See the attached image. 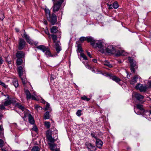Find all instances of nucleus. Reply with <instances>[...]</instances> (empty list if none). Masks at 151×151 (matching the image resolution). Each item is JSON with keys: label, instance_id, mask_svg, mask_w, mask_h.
Returning a JSON list of instances; mask_svg holds the SVG:
<instances>
[{"label": "nucleus", "instance_id": "nucleus-1", "mask_svg": "<svg viewBox=\"0 0 151 151\" xmlns=\"http://www.w3.org/2000/svg\"><path fill=\"white\" fill-rule=\"evenodd\" d=\"M36 48L44 52L45 55L47 57H53L55 56V55L51 54L50 49L48 47L43 45H40L37 46Z\"/></svg>", "mask_w": 151, "mask_h": 151}, {"label": "nucleus", "instance_id": "nucleus-2", "mask_svg": "<svg viewBox=\"0 0 151 151\" xmlns=\"http://www.w3.org/2000/svg\"><path fill=\"white\" fill-rule=\"evenodd\" d=\"M17 71L19 73V77L20 78L22 81L23 84L25 87V86H26V84H27L28 83L29 84V82H28L26 80L25 78L24 77L23 78L22 77L23 75V72L22 67V66H19L18 67V68Z\"/></svg>", "mask_w": 151, "mask_h": 151}, {"label": "nucleus", "instance_id": "nucleus-3", "mask_svg": "<svg viewBox=\"0 0 151 151\" xmlns=\"http://www.w3.org/2000/svg\"><path fill=\"white\" fill-rule=\"evenodd\" d=\"M80 40L81 42H83L84 41H87L88 42L90 43L93 46H95V41L93 38L91 37H81L80 38Z\"/></svg>", "mask_w": 151, "mask_h": 151}, {"label": "nucleus", "instance_id": "nucleus-4", "mask_svg": "<svg viewBox=\"0 0 151 151\" xmlns=\"http://www.w3.org/2000/svg\"><path fill=\"white\" fill-rule=\"evenodd\" d=\"M63 1L62 0H58V1L56 3L54 4V5L52 7L53 11L54 12H56L59 11Z\"/></svg>", "mask_w": 151, "mask_h": 151}, {"label": "nucleus", "instance_id": "nucleus-5", "mask_svg": "<svg viewBox=\"0 0 151 151\" xmlns=\"http://www.w3.org/2000/svg\"><path fill=\"white\" fill-rule=\"evenodd\" d=\"M128 60L130 64V69L131 71L134 73L135 68H137L136 62L130 57L128 58Z\"/></svg>", "mask_w": 151, "mask_h": 151}, {"label": "nucleus", "instance_id": "nucleus-6", "mask_svg": "<svg viewBox=\"0 0 151 151\" xmlns=\"http://www.w3.org/2000/svg\"><path fill=\"white\" fill-rule=\"evenodd\" d=\"M95 41V46H93L94 47H97L99 48H101L104 49V47L106 45V44L102 40L99 41L97 42H96V41Z\"/></svg>", "mask_w": 151, "mask_h": 151}, {"label": "nucleus", "instance_id": "nucleus-7", "mask_svg": "<svg viewBox=\"0 0 151 151\" xmlns=\"http://www.w3.org/2000/svg\"><path fill=\"white\" fill-rule=\"evenodd\" d=\"M136 88L139 89L141 92H145L147 91V87L146 85L139 83L136 86Z\"/></svg>", "mask_w": 151, "mask_h": 151}, {"label": "nucleus", "instance_id": "nucleus-8", "mask_svg": "<svg viewBox=\"0 0 151 151\" xmlns=\"http://www.w3.org/2000/svg\"><path fill=\"white\" fill-rule=\"evenodd\" d=\"M85 145L90 151H95L96 150L95 146L88 142H86Z\"/></svg>", "mask_w": 151, "mask_h": 151}, {"label": "nucleus", "instance_id": "nucleus-9", "mask_svg": "<svg viewBox=\"0 0 151 151\" xmlns=\"http://www.w3.org/2000/svg\"><path fill=\"white\" fill-rule=\"evenodd\" d=\"M46 136L47 138L49 141L51 142H54L55 141V140L52 137V133L50 130H48L46 132Z\"/></svg>", "mask_w": 151, "mask_h": 151}, {"label": "nucleus", "instance_id": "nucleus-10", "mask_svg": "<svg viewBox=\"0 0 151 151\" xmlns=\"http://www.w3.org/2000/svg\"><path fill=\"white\" fill-rule=\"evenodd\" d=\"M26 86H25V87L24 85V92L26 95V99L27 100H28L31 99V95L28 89H26V88H27V86H30V83L29 82V84L28 83L27 84H26Z\"/></svg>", "mask_w": 151, "mask_h": 151}, {"label": "nucleus", "instance_id": "nucleus-11", "mask_svg": "<svg viewBox=\"0 0 151 151\" xmlns=\"http://www.w3.org/2000/svg\"><path fill=\"white\" fill-rule=\"evenodd\" d=\"M110 78L113 81H115L118 83L120 85L122 86L123 84V81L119 78L114 76H110Z\"/></svg>", "mask_w": 151, "mask_h": 151}, {"label": "nucleus", "instance_id": "nucleus-12", "mask_svg": "<svg viewBox=\"0 0 151 151\" xmlns=\"http://www.w3.org/2000/svg\"><path fill=\"white\" fill-rule=\"evenodd\" d=\"M26 44V42L25 40L22 38L19 40V42L18 49L19 50L22 49L25 47Z\"/></svg>", "mask_w": 151, "mask_h": 151}, {"label": "nucleus", "instance_id": "nucleus-13", "mask_svg": "<svg viewBox=\"0 0 151 151\" xmlns=\"http://www.w3.org/2000/svg\"><path fill=\"white\" fill-rule=\"evenodd\" d=\"M106 50L107 53H109L114 54L116 52V50L114 47L111 45L108 46Z\"/></svg>", "mask_w": 151, "mask_h": 151}, {"label": "nucleus", "instance_id": "nucleus-14", "mask_svg": "<svg viewBox=\"0 0 151 151\" xmlns=\"http://www.w3.org/2000/svg\"><path fill=\"white\" fill-rule=\"evenodd\" d=\"M49 19L50 22L52 25L54 24L57 22V17L55 14H52L51 17L48 18V20Z\"/></svg>", "mask_w": 151, "mask_h": 151}, {"label": "nucleus", "instance_id": "nucleus-15", "mask_svg": "<svg viewBox=\"0 0 151 151\" xmlns=\"http://www.w3.org/2000/svg\"><path fill=\"white\" fill-rule=\"evenodd\" d=\"M134 96L135 99L140 101H142L144 98V96L138 93H135Z\"/></svg>", "mask_w": 151, "mask_h": 151}, {"label": "nucleus", "instance_id": "nucleus-16", "mask_svg": "<svg viewBox=\"0 0 151 151\" xmlns=\"http://www.w3.org/2000/svg\"><path fill=\"white\" fill-rule=\"evenodd\" d=\"M55 48L57 52L59 53L62 50L61 45L59 42H57L55 43Z\"/></svg>", "mask_w": 151, "mask_h": 151}, {"label": "nucleus", "instance_id": "nucleus-17", "mask_svg": "<svg viewBox=\"0 0 151 151\" xmlns=\"http://www.w3.org/2000/svg\"><path fill=\"white\" fill-rule=\"evenodd\" d=\"M24 53L22 51H18L16 54V57L17 58L22 59L24 57Z\"/></svg>", "mask_w": 151, "mask_h": 151}, {"label": "nucleus", "instance_id": "nucleus-18", "mask_svg": "<svg viewBox=\"0 0 151 151\" xmlns=\"http://www.w3.org/2000/svg\"><path fill=\"white\" fill-rule=\"evenodd\" d=\"M103 142L99 139H96V147H98L101 148L103 145Z\"/></svg>", "mask_w": 151, "mask_h": 151}, {"label": "nucleus", "instance_id": "nucleus-19", "mask_svg": "<svg viewBox=\"0 0 151 151\" xmlns=\"http://www.w3.org/2000/svg\"><path fill=\"white\" fill-rule=\"evenodd\" d=\"M137 108L138 109L142 111L144 113L147 114L149 115V114L146 113V111H145L143 108V105L140 104H137L136 105ZM150 110L149 111H150Z\"/></svg>", "mask_w": 151, "mask_h": 151}, {"label": "nucleus", "instance_id": "nucleus-20", "mask_svg": "<svg viewBox=\"0 0 151 151\" xmlns=\"http://www.w3.org/2000/svg\"><path fill=\"white\" fill-rule=\"evenodd\" d=\"M13 103V101L10 99H6L3 103L5 106H6L10 105Z\"/></svg>", "mask_w": 151, "mask_h": 151}, {"label": "nucleus", "instance_id": "nucleus-21", "mask_svg": "<svg viewBox=\"0 0 151 151\" xmlns=\"http://www.w3.org/2000/svg\"><path fill=\"white\" fill-rule=\"evenodd\" d=\"M28 120L29 122L32 124H33L35 123V121L33 117L32 116V115L29 114L28 115Z\"/></svg>", "mask_w": 151, "mask_h": 151}, {"label": "nucleus", "instance_id": "nucleus-22", "mask_svg": "<svg viewBox=\"0 0 151 151\" xmlns=\"http://www.w3.org/2000/svg\"><path fill=\"white\" fill-rule=\"evenodd\" d=\"M125 54L124 51L122 50H118L116 53V55L117 56L124 55Z\"/></svg>", "mask_w": 151, "mask_h": 151}, {"label": "nucleus", "instance_id": "nucleus-23", "mask_svg": "<svg viewBox=\"0 0 151 151\" xmlns=\"http://www.w3.org/2000/svg\"><path fill=\"white\" fill-rule=\"evenodd\" d=\"M58 30V28L55 26L52 27L50 29L51 32L52 33H55Z\"/></svg>", "mask_w": 151, "mask_h": 151}, {"label": "nucleus", "instance_id": "nucleus-24", "mask_svg": "<svg viewBox=\"0 0 151 151\" xmlns=\"http://www.w3.org/2000/svg\"><path fill=\"white\" fill-rule=\"evenodd\" d=\"M49 145L50 146V148L51 150L52 151L54 150L55 148L56 147V145L54 143H49Z\"/></svg>", "mask_w": 151, "mask_h": 151}, {"label": "nucleus", "instance_id": "nucleus-25", "mask_svg": "<svg viewBox=\"0 0 151 151\" xmlns=\"http://www.w3.org/2000/svg\"><path fill=\"white\" fill-rule=\"evenodd\" d=\"M77 53H80V54L82 53L83 51V50H82L81 45V44H78V45L77 46Z\"/></svg>", "mask_w": 151, "mask_h": 151}, {"label": "nucleus", "instance_id": "nucleus-26", "mask_svg": "<svg viewBox=\"0 0 151 151\" xmlns=\"http://www.w3.org/2000/svg\"><path fill=\"white\" fill-rule=\"evenodd\" d=\"M45 12L46 14V16L47 17V19L48 20V18H50V10L47 8H45Z\"/></svg>", "mask_w": 151, "mask_h": 151}, {"label": "nucleus", "instance_id": "nucleus-27", "mask_svg": "<svg viewBox=\"0 0 151 151\" xmlns=\"http://www.w3.org/2000/svg\"><path fill=\"white\" fill-rule=\"evenodd\" d=\"M50 118L49 112L47 111L45 113L44 115V118L45 119H48Z\"/></svg>", "mask_w": 151, "mask_h": 151}, {"label": "nucleus", "instance_id": "nucleus-28", "mask_svg": "<svg viewBox=\"0 0 151 151\" xmlns=\"http://www.w3.org/2000/svg\"><path fill=\"white\" fill-rule=\"evenodd\" d=\"M23 60L22 59L17 58V60L16 63L17 65H21L22 63Z\"/></svg>", "mask_w": 151, "mask_h": 151}, {"label": "nucleus", "instance_id": "nucleus-29", "mask_svg": "<svg viewBox=\"0 0 151 151\" xmlns=\"http://www.w3.org/2000/svg\"><path fill=\"white\" fill-rule=\"evenodd\" d=\"M40 150L39 147L36 146H33L31 149V151H40Z\"/></svg>", "mask_w": 151, "mask_h": 151}, {"label": "nucleus", "instance_id": "nucleus-30", "mask_svg": "<svg viewBox=\"0 0 151 151\" xmlns=\"http://www.w3.org/2000/svg\"><path fill=\"white\" fill-rule=\"evenodd\" d=\"M103 64L105 65L108 66L109 68H111L112 67V65L107 61H105L103 63Z\"/></svg>", "mask_w": 151, "mask_h": 151}, {"label": "nucleus", "instance_id": "nucleus-31", "mask_svg": "<svg viewBox=\"0 0 151 151\" xmlns=\"http://www.w3.org/2000/svg\"><path fill=\"white\" fill-rule=\"evenodd\" d=\"M138 79V77L137 76H135L132 79L131 81V84H134L137 82V81Z\"/></svg>", "mask_w": 151, "mask_h": 151}, {"label": "nucleus", "instance_id": "nucleus-32", "mask_svg": "<svg viewBox=\"0 0 151 151\" xmlns=\"http://www.w3.org/2000/svg\"><path fill=\"white\" fill-rule=\"evenodd\" d=\"M12 83L15 87L17 88L18 86V83L16 79L13 80Z\"/></svg>", "mask_w": 151, "mask_h": 151}, {"label": "nucleus", "instance_id": "nucleus-33", "mask_svg": "<svg viewBox=\"0 0 151 151\" xmlns=\"http://www.w3.org/2000/svg\"><path fill=\"white\" fill-rule=\"evenodd\" d=\"M24 32L23 34V36H22V37H23L25 38L26 40H28L30 38V37L28 35L26 34L25 30H24Z\"/></svg>", "mask_w": 151, "mask_h": 151}, {"label": "nucleus", "instance_id": "nucleus-34", "mask_svg": "<svg viewBox=\"0 0 151 151\" xmlns=\"http://www.w3.org/2000/svg\"><path fill=\"white\" fill-rule=\"evenodd\" d=\"M35 108L38 111L40 110H42V108L41 107L37 105H35Z\"/></svg>", "mask_w": 151, "mask_h": 151}, {"label": "nucleus", "instance_id": "nucleus-35", "mask_svg": "<svg viewBox=\"0 0 151 151\" xmlns=\"http://www.w3.org/2000/svg\"><path fill=\"white\" fill-rule=\"evenodd\" d=\"M119 6L117 2V1H115L112 7L115 9H116Z\"/></svg>", "mask_w": 151, "mask_h": 151}, {"label": "nucleus", "instance_id": "nucleus-36", "mask_svg": "<svg viewBox=\"0 0 151 151\" xmlns=\"http://www.w3.org/2000/svg\"><path fill=\"white\" fill-rule=\"evenodd\" d=\"M44 123L45 126L47 128L49 129L50 127V124L49 122H45Z\"/></svg>", "mask_w": 151, "mask_h": 151}, {"label": "nucleus", "instance_id": "nucleus-37", "mask_svg": "<svg viewBox=\"0 0 151 151\" xmlns=\"http://www.w3.org/2000/svg\"><path fill=\"white\" fill-rule=\"evenodd\" d=\"M81 99L84 101H88L90 100V99L87 97L86 96H83L81 97Z\"/></svg>", "mask_w": 151, "mask_h": 151}, {"label": "nucleus", "instance_id": "nucleus-38", "mask_svg": "<svg viewBox=\"0 0 151 151\" xmlns=\"http://www.w3.org/2000/svg\"><path fill=\"white\" fill-rule=\"evenodd\" d=\"M50 36L52 37L53 42L56 43V41L57 40V36L54 35H51Z\"/></svg>", "mask_w": 151, "mask_h": 151}, {"label": "nucleus", "instance_id": "nucleus-39", "mask_svg": "<svg viewBox=\"0 0 151 151\" xmlns=\"http://www.w3.org/2000/svg\"><path fill=\"white\" fill-rule=\"evenodd\" d=\"M17 106L19 109H20L21 110H22V111H24V106H22V105L19 104H17Z\"/></svg>", "mask_w": 151, "mask_h": 151}, {"label": "nucleus", "instance_id": "nucleus-40", "mask_svg": "<svg viewBox=\"0 0 151 151\" xmlns=\"http://www.w3.org/2000/svg\"><path fill=\"white\" fill-rule=\"evenodd\" d=\"M4 18L3 12L2 11H0V19L2 20Z\"/></svg>", "mask_w": 151, "mask_h": 151}, {"label": "nucleus", "instance_id": "nucleus-41", "mask_svg": "<svg viewBox=\"0 0 151 151\" xmlns=\"http://www.w3.org/2000/svg\"><path fill=\"white\" fill-rule=\"evenodd\" d=\"M26 41L28 43L30 44H33L34 43L33 41L30 37Z\"/></svg>", "mask_w": 151, "mask_h": 151}, {"label": "nucleus", "instance_id": "nucleus-42", "mask_svg": "<svg viewBox=\"0 0 151 151\" xmlns=\"http://www.w3.org/2000/svg\"><path fill=\"white\" fill-rule=\"evenodd\" d=\"M5 106L3 103L1 104L0 105V110L5 109H6Z\"/></svg>", "mask_w": 151, "mask_h": 151}, {"label": "nucleus", "instance_id": "nucleus-43", "mask_svg": "<svg viewBox=\"0 0 151 151\" xmlns=\"http://www.w3.org/2000/svg\"><path fill=\"white\" fill-rule=\"evenodd\" d=\"M50 105L48 103H47L46 105V106L45 108V110H50Z\"/></svg>", "mask_w": 151, "mask_h": 151}, {"label": "nucleus", "instance_id": "nucleus-44", "mask_svg": "<svg viewBox=\"0 0 151 151\" xmlns=\"http://www.w3.org/2000/svg\"><path fill=\"white\" fill-rule=\"evenodd\" d=\"M80 56L81 57L83 58L85 60H87V58L86 55L84 54V53H82L80 54Z\"/></svg>", "mask_w": 151, "mask_h": 151}, {"label": "nucleus", "instance_id": "nucleus-45", "mask_svg": "<svg viewBox=\"0 0 151 151\" xmlns=\"http://www.w3.org/2000/svg\"><path fill=\"white\" fill-rule=\"evenodd\" d=\"M82 111L81 110H78L76 113V114L78 116H80L81 115V112Z\"/></svg>", "mask_w": 151, "mask_h": 151}, {"label": "nucleus", "instance_id": "nucleus-46", "mask_svg": "<svg viewBox=\"0 0 151 151\" xmlns=\"http://www.w3.org/2000/svg\"><path fill=\"white\" fill-rule=\"evenodd\" d=\"M0 85L3 86L5 88H7V86L4 83L2 82L0 80Z\"/></svg>", "mask_w": 151, "mask_h": 151}, {"label": "nucleus", "instance_id": "nucleus-47", "mask_svg": "<svg viewBox=\"0 0 151 151\" xmlns=\"http://www.w3.org/2000/svg\"><path fill=\"white\" fill-rule=\"evenodd\" d=\"M91 136L93 137L96 140L98 139L96 136H95V133L94 132L91 133Z\"/></svg>", "mask_w": 151, "mask_h": 151}, {"label": "nucleus", "instance_id": "nucleus-48", "mask_svg": "<svg viewBox=\"0 0 151 151\" xmlns=\"http://www.w3.org/2000/svg\"><path fill=\"white\" fill-rule=\"evenodd\" d=\"M4 141L1 139H0V147H2L3 146Z\"/></svg>", "mask_w": 151, "mask_h": 151}, {"label": "nucleus", "instance_id": "nucleus-49", "mask_svg": "<svg viewBox=\"0 0 151 151\" xmlns=\"http://www.w3.org/2000/svg\"><path fill=\"white\" fill-rule=\"evenodd\" d=\"M32 130L35 132H37V128L36 126H34L32 129Z\"/></svg>", "mask_w": 151, "mask_h": 151}, {"label": "nucleus", "instance_id": "nucleus-50", "mask_svg": "<svg viewBox=\"0 0 151 151\" xmlns=\"http://www.w3.org/2000/svg\"><path fill=\"white\" fill-rule=\"evenodd\" d=\"M148 87L151 88V81H149L147 83Z\"/></svg>", "mask_w": 151, "mask_h": 151}, {"label": "nucleus", "instance_id": "nucleus-51", "mask_svg": "<svg viewBox=\"0 0 151 151\" xmlns=\"http://www.w3.org/2000/svg\"><path fill=\"white\" fill-rule=\"evenodd\" d=\"M4 62L2 57H0V64H2Z\"/></svg>", "mask_w": 151, "mask_h": 151}, {"label": "nucleus", "instance_id": "nucleus-52", "mask_svg": "<svg viewBox=\"0 0 151 151\" xmlns=\"http://www.w3.org/2000/svg\"><path fill=\"white\" fill-rule=\"evenodd\" d=\"M45 33L47 34V35H50V34L49 33V32L48 31V30L47 29L45 30Z\"/></svg>", "mask_w": 151, "mask_h": 151}, {"label": "nucleus", "instance_id": "nucleus-53", "mask_svg": "<svg viewBox=\"0 0 151 151\" xmlns=\"http://www.w3.org/2000/svg\"><path fill=\"white\" fill-rule=\"evenodd\" d=\"M31 98H32V100H36V98L35 97V96L33 95H31Z\"/></svg>", "mask_w": 151, "mask_h": 151}, {"label": "nucleus", "instance_id": "nucleus-54", "mask_svg": "<svg viewBox=\"0 0 151 151\" xmlns=\"http://www.w3.org/2000/svg\"><path fill=\"white\" fill-rule=\"evenodd\" d=\"M87 52V55H88V56H89L90 58H92V57H91V56L90 54V53L88 52Z\"/></svg>", "mask_w": 151, "mask_h": 151}, {"label": "nucleus", "instance_id": "nucleus-55", "mask_svg": "<svg viewBox=\"0 0 151 151\" xmlns=\"http://www.w3.org/2000/svg\"><path fill=\"white\" fill-rule=\"evenodd\" d=\"M41 100V102L42 103H43V104H45V101L44 100V99H43L42 98Z\"/></svg>", "mask_w": 151, "mask_h": 151}, {"label": "nucleus", "instance_id": "nucleus-56", "mask_svg": "<svg viewBox=\"0 0 151 151\" xmlns=\"http://www.w3.org/2000/svg\"><path fill=\"white\" fill-rule=\"evenodd\" d=\"M92 60L95 63H97V61L96 60V59H93Z\"/></svg>", "mask_w": 151, "mask_h": 151}, {"label": "nucleus", "instance_id": "nucleus-57", "mask_svg": "<svg viewBox=\"0 0 151 151\" xmlns=\"http://www.w3.org/2000/svg\"><path fill=\"white\" fill-rule=\"evenodd\" d=\"M146 113H148L149 116H150V114H151V111H146Z\"/></svg>", "mask_w": 151, "mask_h": 151}, {"label": "nucleus", "instance_id": "nucleus-58", "mask_svg": "<svg viewBox=\"0 0 151 151\" xmlns=\"http://www.w3.org/2000/svg\"><path fill=\"white\" fill-rule=\"evenodd\" d=\"M58 14H61L62 15L63 14V12H59L58 13Z\"/></svg>", "mask_w": 151, "mask_h": 151}, {"label": "nucleus", "instance_id": "nucleus-59", "mask_svg": "<svg viewBox=\"0 0 151 151\" xmlns=\"http://www.w3.org/2000/svg\"><path fill=\"white\" fill-rule=\"evenodd\" d=\"M112 5H110L109 6V9H111L112 8Z\"/></svg>", "mask_w": 151, "mask_h": 151}, {"label": "nucleus", "instance_id": "nucleus-60", "mask_svg": "<svg viewBox=\"0 0 151 151\" xmlns=\"http://www.w3.org/2000/svg\"><path fill=\"white\" fill-rule=\"evenodd\" d=\"M59 35L60 36V37H61V32H59Z\"/></svg>", "mask_w": 151, "mask_h": 151}, {"label": "nucleus", "instance_id": "nucleus-61", "mask_svg": "<svg viewBox=\"0 0 151 151\" xmlns=\"http://www.w3.org/2000/svg\"><path fill=\"white\" fill-rule=\"evenodd\" d=\"M2 151H7L4 149H2Z\"/></svg>", "mask_w": 151, "mask_h": 151}, {"label": "nucleus", "instance_id": "nucleus-62", "mask_svg": "<svg viewBox=\"0 0 151 151\" xmlns=\"http://www.w3.org/2000/svg\"><path fill=\"white\" fill-rule=\"evenodd\" d=\"M54 151H59V150L58 149H55L54 150Z\"/></svg>", "mask_w": 151, "mask_h": 151}, {"label": "nucleus", "instance_id": "nucleus-63", "mask_svg": "<svg viewBox=\"0 0 151 151\" xmlns=\"http://www.w3.org/2000/svg\"><path fill=\"white\" fill-rule=\"evenodd\" d=\"M127 78H128V79H129L130 78V77L129 76H127Z\"/></svg>", "mask_w": 151, "mask_h": 151}, {"label": "nucleus", "instance_id": "nucleus-64", "mask_svg": "<svg viewBox=\"0 0 151 151\" xmlns=\"http://www.w3.org/2000/svg\"><path fill=\"white\" fill-rule=\"evenodd\" d=\"M16 31L17 32H18L19 31V30L18 29H16Z\"/></svg>", "mask_w": 151, "mask_h": 151}]
</instances>
